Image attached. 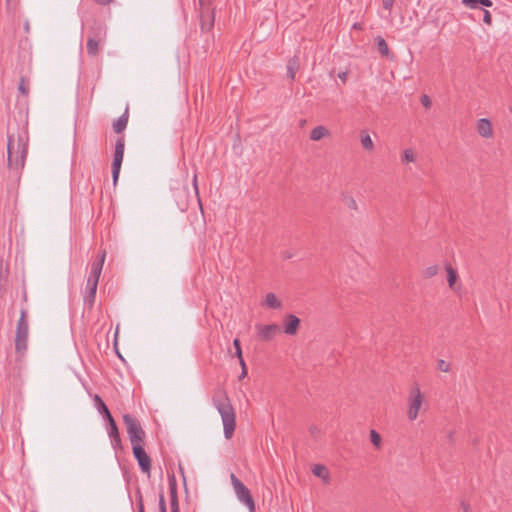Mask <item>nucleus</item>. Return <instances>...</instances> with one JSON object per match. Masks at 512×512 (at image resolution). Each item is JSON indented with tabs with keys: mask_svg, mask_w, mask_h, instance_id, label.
Returning <instances> with one entry per match:
<instances>
[{
	"mask_svg": "<svg viewBox=\"0 0 512 512\" xmlns=\"http://www.w3.org/2000/svg\"><path fill=\"white\" fill-rule=\"evenodd\" d=\"M29 135L24 129L7 134V167L11 172L20 173L28 155Z\"/></svg>",
	"mask_w": 512,
	"mask_h": 512,
	"instance_id": "f257e3e1",
	"label": "nucleus"
},
{
	"mask_svg": "<svg viewBox=\"0 0 512 512\" xmlns=\"http://www.w3.org/2000/svg\"><path fill=\"white\" fill-rule=\"evenodd\" d=\"M212 403L221 416L225 438L231 439L236 427V415L226 391L217 388L213 393Z\"/></svg>",
	"mask_w": 512,
	"mask_h": 512,
	"instance_id": "f03ea898",
	"label": "nucleus"
},
{
	"mask_svg": "<svg viewBox=\"0 0 512 512\" xmlns=\"http://www.w3.org/2000/svg\"><path fill=\"white\" fill-rule=\"evenodd\" d=\"M27 317V311L21 309L15 332V352L18 357H23L28 349L29 323Z\"/></svg>",
	"mask_w": 512,
	"mask_h": 512,
	"instance_id": "7ed1b4c3",
	"label": "nucleus"
},
{
	"mask_svg": "<svg viewBox=\"0 0 512 512\" xmlns=\"http://www.w3.org/2000/svg\"><path fill=\"white\" fill-rule=\"evenodd\" d=\"M123 423L126 427V431H127L131 446L138 445V444H144L146 433H145L144 429L142 428L138 419L131 414H124L123 415Z\"/></svg>",
	"mask_w": 512,
	"mask_h": 512,
	"instance_id": "20e7f679",
	"label": "nucleus"
},
{
	"mask_svg": "<svg viewBox=\"0 0 512 512\" xmlns=\"http://www.w3.org/2000/svg\"><path fill=\"white\" fill-rule=\"evenodd\" d=\"M230 480L237 499L248 508V512H255V502L250 490L234 474H230Z\"/></svg>",
	"mask_w": 512,
	"mask_h": 512,
	"instance_id": "39448f33",
	"label": "nucleus"
},
{
	"mask_svg": "<svg viewBox=\"0 0 512 512\" xmlns=\"http://www.w3.org/2000/svg\"><path fill=\"white\" fill-rule=\"evenodd\" d=\"M424 402L425 397L422 394L419 386L415 384L410 388L408 395L407 417L410 421H414L418 418L420 409Z\"/></svg>",
	"mask_w": 512,
	"mask_h": 512,
	"instance_id": "423d86ee",
	"label": "nucleus"
},
{
	"mask_svg": "<svg viewBox=\"0 0 512 512\" xmlns=\"http://www.w3.org/2000/svg\"><path fill=\"white\" fill-rule=\"evenodd\" d=\"M124 149H125V140L124 137H119L116 140L115 143V151H114V158L112 163V179L114 185H116L119 174H120V168L124 157Z\"/></svg>",
	"mask_w": 512,
	"mask_h": 512,
	"instance_id": "0eeeda50",
	"label": "nucleus"
},
{
	"mask_svg": "<svg viewBox=\"0 0 512 512\" xmlns=\"http://www.w3.org/2000/svg\"><path fill=\"white\" fill-rule=\"evenodd\" d=\"M132 453L141 471L150 477L151 474V458L144 449V444H138L132 446Z\"/></svg>",
	"mask_w": 512,
	"mask_h": 512,
	"instance_id": "6e6552de",
	"label": "nucleus"
},
{
	"mask_svg": "<svg viewBox=\"0 0 512 512\" xmlns=\"http://www.w3.org/2000/svg\"><path fill=\"white\" fill-rule=\"evenodd\" d=\"M255 329L261 341H271L280 332V327L277 324H256Z\"/></svg>",
	"mask_w": 512,
	"mask_h": 512,
	"instance_id": "1a4fd4ad",
	"label": "nucleus"
},
{
	"mask_svg": "<svg viewBox=\"0 0 512 512\" xmlns=\"http://www.w3.org/2000/svg\"><path fill=\"white\" fill-rule=\"evenodd\" d=\"M108 436L111 440V446L112 448L117 452L118 450H121L122 449V441H121V437H120V434H119V430H118V427H117V424L113 419L109 420L108 421Z\"/></svg>",
	"mask_w": 512,
	"mask_h": 512,
	"instance_id": "9d476101",
	"label": "nucleus"
},
{
	"mask_svg": "<svg viewBox=\"0 0 512 512\" xmlns=\"http://www.w3.org/2000/svg\"><path fill=\"white\" fill-rule=\"evenodd\" d=\"M174 198L178 208L185 212L189 206V193L187 187L174 189Z\"/></svg>",
	"mask_w": 512,
	"mask_h": 512,
	"instance_id": "9b49d317",
	"label": "nucleus"
},
{
	"mask_svg": "<svg viewBox=\"0 0 512 512\" xmlns=\"http://www.w3.org/2000/svg\"><path fill=\"white\" fill-rule=\"evenodd\" d=\"M200 24L202 31H209L214 25V10L207 8L206 10H200Z\"/></svg>",
	"mask_w": 512,
	"mask_h": 512,
	"instance_id": "f8f14e48",
	"label": "nucleus"
},
{
	"mask_svg": "<svg viewBox=\"0 0 512 512\" xmlns=\"http://www.w3.org/2000/svg\"><path fill=\"white\" fill-rule=\"evenodd\" d=\"M477 132L483 138H491L493 136V128L491 121L487 118L479 119L477 121Z\"/></svg>",
	"mask_w": 512,
	"mask_h": 512,
	"instance_id": "ddd939ff",
	"label": "nucleus"
},
{
	"mask_svg": "<svg viewBox=\"0 0 512 512\" xmlns=\"http://www.w3.org/2000/svg\"><path fill=\"white\" fill-rule=\"evenodd\" d=\"M300 325V319L293 315L289 314L285 318L284 324V333L287 335H295Z\"/></svg>",
	"mask_w": 512,
	"mask_h": 512,
	"instance_id": "4468645a",
	"label": "nucleus"
},
{
	"mask_svg": "<svg viewBox=\"0 0 512 512\" xmlns=\"http://www.w3.org/2000/svg\"><path fill=\"white\" fill-rule=\"evenodd\" d=\"M93 401L94 407L97 409L98 413L103 416L104 419H106L107 421L113 419L107 405L98 394L94 395Z\"/></svg>",
	"mask_w": 512,
	"mask_h": 512,
	"instance_id": "2eb2a0df",
	"label": "nucleus"
},
{
	"mask_svg": "<svg viewBox=\"0 0 512 512\" xmlns=\"http://www.w3.org/2000/svg\"><path fill=\"white\" fill-rule=\"evenodd\" d=\"M102 42L101 33L98 32L94 36H90L87 40V52L91 56H95L98 53L99 45Z\"/></svg>",
	"mask_w": 512,
	"mask_h": 512,
	"instance_id": "dca6fc26",
	"label": "nucleus"
},
{
	"mask_svg": "<svg viewBox=\"0 0 512 512\" xmlns=\"http://www.w3.org/2000/svg\"><path fill=\"white\" fill-rule=\"evenodd\" d=\"M105 253L102 254L101 258L98 261H95L91 266V272L88 277L89 280L99 281V277L102 271V266L104 263Z\"/></svg>",
	"mask_w": 512,
	"mask_h": 512,
	"instance_id": "f3484780",
	"label": "nucleus"
},
{
	"mask_svg": "<svg viewBox=\"0 0 512 512\" xmlns=\"http://www.w3.org/2000/svg\"><path fill=\"white\" fill-rule=\"evenodd\" d=\"M97 285H98L97 281L87 279V283H86L87 296L85 297V300L89 303L90 306L94 303L96 291H97Z\"/></svg>",
	"mask_w": 512,
	"mask_h": 512,
	"instance_id": "a211bd4d",
	"label": "nucleus"
},
{
	"mask_svg": "<svg viewBox=\"0 0 512 512\" xmlns=\"http://www.w3.org/2000/svg\"><path fill=\"white\" fill-rule=\"evenodd\" d=\"M312 473L323 480L324 483H329L330 481V472L328 468L321 464H316L312 468Z\"/></svg>",
	"mask_w": 512,
	"mask_h": 512,
	"instance_id": "6ab92c4d",
	"label": "nucleus"
},
{
	"mask_svg": "<svg viewBox=\"0 0 512 512\" xmlns=\"http://www.w3.org/2000/svg\"><path fill=\"white\" fill-rule=\"evenodd\" d=\"M263 306L270 309H281L282 302L274 293L270 292L266 294Z\"/></svg>",
	"mask_w": 512,
	"mask_h": 512,
	"instance_id": "aec40b11",
	"label": "nucleus"
},
{
	"mask_svg": "<svg viewBox=\"0 0 512 512\" xmlns=\"http://www.w3.org/2000/svg\"><path fill=\"white\" fill-rule=\"evenodd\" d=\"M127 123H128V111L126 110L120 117H118L113 122L114 132L117 134L123 132L127 127Z\"/></svg>",
	"mask_w": 512,
	"mask_h": 512,
	"instance_id": "412c9836",
	"label": "nucleus"
},
{
	"mask_svg": "<svg viewBox=\"0 0 512 512\" xmlns=\"http://www.w3.org/2000/svg\"><path fill=\"white\" fill-rule=\"evenodd\" d=\"M328 135H329V130L325 126L319 125L311 130L310 139L313 141H319L323 137H326Z\"/></svg>",
	"mask_w": 512,
	"mask_h": 512,
	"instance_id": "4be33fe9",
	"label": "nucleus"
},
{
	"mask_svg": "<svg viewBox=\"0 0 512 512\" xmlns=\"http://www.w3.org/2000/svg\"><path fill=\"white\" fill-rule=\"evenodd\" d=\"M360 142L366 151H373L375 148L374 142L366 130L360 132Z\"/></svg>",
	"mask_w": 512,
	"mask_h": 512,
	"instance_id": "5701e85b",
	"label": "nucleus"
},
{
	"mask_svg": "<svg viewBox=\"0 0 512 512\" xmlns=\"http://www.w3.org/2000/svg\"><path fill=\"white\" fill-rule=\"evenodd\" d=\"M298 68H299L298 58L296 56H294L293 58L289 59V61L287 63V74H288V77L292 81L295 79V75L298 71Z\"/></svg>",
	"mask_w": 512,
	"mask_h": 512,
	"instance_id": "b1692460",
	"label": "nucleus"
},
{
	"mask_svg": "<svg viewBox=\"0 0 512 512\" xmlns=\"http://www.w3.org/2000/svg\"><path fill=\"white\" fill-rule=\"evenodd\" d=\"M462 3L469 9H477L479 5L484 7H491L493 5L491 0H462Z\"/></svg>",
	"mask_w": 512,
	"mask_h": 512,
	"instance_id": "393cba45",
	"label": "nucleus"
},
{
	"mask_svg": "<svg viewBox=\"0 0 512 512\" xmlns=\"http://www.w3.org/2000/svg\"><path fill=\"white\" fill-rule=\"evenodd\" d=\"M376 45L379 53L383 56L388 57L390 55L389 47L384 38L378 36L376 39Z\"/></svg>",
	"mask_w": 512,
	"mask_h": 512,
	"instance_id": "a878e982",
	"label": "nucleus"
},
{
	"mask_svg": "<svg viewBox=\"0 0 512 512\" xmlns=\"http://www.w3.org/2000/svg\"><path fill=\"white\" fill-rule=\"evenodd\" d=\"M446 272H447L448 285H449L450 288L454 289L455 288V283H456L457 277H458L457 272L450 265L446 266Z\"/></svg>",
	"mask_w": 512,
	"mask_h": 512,
	"instance_id": "bb28decb",
	"label": "nucleus"
},
{
	"mask_svg": "<svg viewBox=\"0 0 512 512\" xmlns=\"http://www.w3.org/2000/svg\"><path fill=\"white\" fill-rule=\"evenodd\" d=\"M415 160H416V156H415L413 149L408 148L403 151L402 162L410 163V162H414Z\"/></svg>",
	"mask_w": 512,
	"mask_h": 512,
	"instance_id": "cd10ccee",
	"label": "nucleus"
},
{
	"mask_svg": "<svg viewBox=\"0 0 512 512\" xmlns=\"http://www.w3.org/2000/svg\"><path fill=\"white\" fill-rule=\"evenodd\" d=\"M168 482H169L170 496L177 495V483H176V478H175L174 474L168 475Z\"/></svg>",
	"mask_w": 512,
	"mask_h": 512,
	"instance_id": "c85d7f7f",
	"label": "nucleus"
},
{
	"mask_svg": "<svg viewBox=\"0 0 512 512\" xmlns=\"http://www.w3.org/2000/svg\"><path fill=\"white\" fill-rule=\"evenodd\" d=\"M370 441L378 449L381 446V436L376 430L370 431Z\"/></svg>",
	"mask_w": 512,
	"mask_h": 512,
	"instance_id": "c756f323",
	"label": "nucleus"
},
{
	"mask_svg": "<svg viewBox=\"0 0 512 512\" xmlns=\"http://www.w3.org/2000/svg\"><path fill=\"white\" fill-rule=\"evenodd\" d=\"M439 268L437 265H431L424 269L423 275L425 278H432L437 275Z\"/></svg>",
	"mask_w": 512,
	"mask_h": 512,
	"instance_id": "7c9ffc66",
	"label": "nucleus"
},
{
	"mask_svg": "<svg viewBox=\"0 0 512 512\" xmlns=\"http://www.w3.org/2000/svg\"><path fill=\"white\" fill-rule=\"evenodd\" d=\"M345 204L346 206L350 209V210H353V211H357L358 210V204H357V201L355 200L354 197L352 196H347L345 197Z\"/></svg>",
	"mask_w": 512,
	"mask_h": 512,
	"instance_id": "2f4dec72",
	"label": "nucleus"
},
{
	"mask_svg": "<svg viewBox=\"0 0 512 512\" xmlns=\"http://www.w3.org/2000/svg\"><path fill=\"white\" fill-rule=\"evenodd\" d=\"M192 184H193V188H194V192H195V197H196V199L198 201L200 209L202 210V203H201V199H200V196H199L198 181H197V174L196 173L193 176Z\"/></svg>",
	"mask_w": 512,
	"mask_h": 512,
	"instance_id": "473e14b6",
	"label": "nucleus"
},
{
	"mask_svg": "<svg viewBox=\"0 0 512 512\" xmlns=\"http://www.w3.org/2000/svg\"><path fill=\"white\" fill-rule=\"evenodd\" d=\"M18 92L23 96H27L29 93L28 87L25 85V78L21 77L18 84Z\"/></svg>",
	"mask_w": 512,
	"mask_h": 512,
	"instance_id": "72a5a7b5",
	"label": "nucleus"
},
{
	"mask_svg": "<svg viewBox=\"0 0 512 512\" xmlns=\"http://www.w3.org/2000/svg\"><path fill=\"white\" fill-rule=\"evenodd\" d=\"M437 368L442 371V372H449L450 370V364L447 363L445 360L443 359H439L437 361Z\"/></svg>",
	"mask_w": 512,
	"mask_h": 512,
	"instance_id": "f704fd0d",
	"label": "nucleus"
},
{
	"mask_svg": "<svg viewBox=\"0 0 512 512\" xmlns=\"http://www.w3.org/2000/svg\"><path fill=\"white\" fill-rule=\"evenodd\" d=\"M233 346L235 348V355L237 358H241L242 355V349H241V344H240V340L238 338H235L233 340Z\"/></svg>",
	"mask_w": 512,
	"mask_h": 512,
	"instance_id": "c9c22d12",
	"label": "nucleus"
},
{
	"mask_svg": "<svg viewBox=\"0 0 512 512\" xmlns=\"http://www.w3.org/2000/svg\"><path fill=\"white\" fill-rule=\"evenodd\" d=\"M137 512H145L143 498L140 491L137 492Z\"/></svg>",
	"mask_w": 512,
	"mask_h": 512,
	"instance_id": "e433bc0d",
	"label": "nucleus"
},
{
	"mask_svg": "<svg viewBox=\"0 0 512 512\" xmlns=\"http://www.w3.org/2000/svg\"><path fill=\"white\" fill-rule=\"evenodd\" d=\"M170 506H171V512H179V505L177 500V495L170 496Z\"/></svg>",
	"mask_w": 512,
	"mask_h": 512,
	"instance_id": "4c0bfd02",
	"label": "nucleus"
},
{
	"mask_svg": "<svg viewBox=\"0 0 512 512\" xmlns=\"http://www.w3.org/2000/svg\"><path fill=\"white\" fill-rule=\"evenodd\" d=\"M158 506H159V512H167L166 502H165L163 493H161L159 496Z\"/></svg>",
	"mask_w": 512,
	"mask_h": 512,
	"instance_id": "58836bf2",
	"label": "nucleus"
},
{
	"mask_svg": "<svg viewBox=\"0 0 512 512\" xmlns=\"http://www.w3.org/2000/svg\"><path fill=\"white\" fill-rule=\"evenodd\" d=\"M199 3V11L206 10L207 8H211V0H198Z\"/></svg>",
	"mask_w": 512,
	"mask_h": 512,
	"instance_id": "ea45409f",
	"label": "nucleus"
},
{
	"mask_svg": "<svg viewBox=\"0 0 512 512\" xmlns=\"http://www.w3.org/2000/svg\"><path fill=\"white\" fill-rule=\"evenodd\" d=\"M421 104L425 107V108H430L431 107V100L429 98L428 95H422L421 96Z\"/></svg>",
	"mask_w": 512,
	"mask_h": 512,
	"instance_id": "a19ab883",
	"label": "nucleus"
},
{
	"mask_svg": "<svg viewBox=\"0 0 512 512\" xmlns=\"http://www.w3.org/2000/svg\"><path fill=\"white\" fill-rule=\"evenodd\" d=\"M483 22L487 25H491V23H492V17L488 10H484Z\"/></svg>",
	"mask_w": 512,
	"mask_h": 512,
	"instance_id": "79ce46f5",
	"label": "nucleus"
},
{
	"mask_svg": "<svg viewBox=\"0 0 512 512\" xmlns=\"http://www.w3.org/2000/svg\"><path fill=\"white\" fill-rule=\"evenodd\" d=\"M394 4V0H382V5L385 10L390 11Z\"/></svg>",
	"mask_w": 512,
	"mask_h": 512,
	"instance_id": "37998d69",
	"label": "nucleus"
},
{
	"mask_svg": "<svg viewBox=\"0 0 512 512\" xmlns=\"http://www.w3.org/2000/svg\"><path fill=\"white\" fill-rule=\"evenodd\" d=\"M461 508L464 512H470V505L466 502H461Z\"/></svg>",
	"mask_w": 512,
	"mask_h": 512,
	"instance_id": "c03bdc74",
	"label": "nucleus"
},
{
	"mask_svg": "<svg viewBox=\"0 0 512 512\" xmlns=\"http://www.w3.org/2000/svg\"><path fill=\"white\" fill-rule=\"evenodd\" d=\"M113 0H95V2L99 5H108L112 2Z\"/></svg>",
	"mask_w": 512,
	"mask_h": 512,
	"instance_id": "a18cd8bd",
	"label": "nucleus"
},
{
	"mask_svg": "<svg viewBox=\"0 0 512 512\" xmlns=\"http://www.w3.org/2000/svg\"><path fill=\"white\" fill-rule=\"evenodd\" d=\"M238 360H239V364L241 366V369L246 368V364H245L243 356H241V358H238Z\"/></svg>",
	"mask_w": 512,
	"mask_h": 512,
	"instance_id": "49530a36",
	"label": "nucleus"
},
{
	"mask_svg": "<svg viewBox=\"0 0 512 512\" xmlns=\"http://www.w3.org/2000/svg\"><path fill=\"white\" fill-rule=\"evenodd\" d=\"M339 78L342 80V81H345L346 80V77H347V73L346 72H342V73H339Z\"/></svg>",
	"mask_w": 512,
	"mask_h": 512,
	"instance_id": "de8ad7c7",
	"label": "nucleus"
},
{
	"mask_svg": "<svg viewBox=\"0 0 512 512\" xmlns=\"http://www.w3.org/2000/svg\"><path fill=\"white\" fill-rule=\"evenodd\" d=\"M247 375V369L246 368H243L242 371H241V375H240V378H243Z\"/></svg>",
	"mask_w": 512,
	"mask_h": 512,
	"instance_id": "09e8293b",
	"label": "nucleus"
},
{
	"mask_svg": "<svg viewBox=\"0 0 512 512\" xmlns=\"http://www.w3.org/2000/svg\"><path fill=\"white\" fill-rule=\"evenodd\" d=\"M24 29H25L26 32H29L30 26H29V22L28 21L25 22Z\"/></svg>",
	"mask_w": 512,
	"mask_h": 512,
	"instance_id": "8fccbe9b",
	"label": "nucleus"
},
{
	"mask_svg": "<svg viewBox=\"0 0 512 512\" xmlns=\"http://www.w3.org/2000/svg\"><path fill=\"white\" fill-rule=\"evenodd\" d=\"M359 27L360 26L358 24H356V23L353 25V28H359Z\"/></svg>",
	"mask_w": 512,
	"mask_h": 512,
	"instance_id": "3c124183",
	"label": "nucleus"
},
{
	"mask_svg": "<svg viewBox=\"0 0 512 512\" xmlns=\"http://www.w3.org/2000/svg\"><path fill=\"white\" fill-rule=\"evenodd\" d=\"M452 436H453V433H452V432H450V433H449V438H450V439H452Z\"/></svg>",
	"mask_w": 512,
	"mask_h": 512,
	"instance_id": "603ef678",
	"label": "nucleus"
}]
</instances>
